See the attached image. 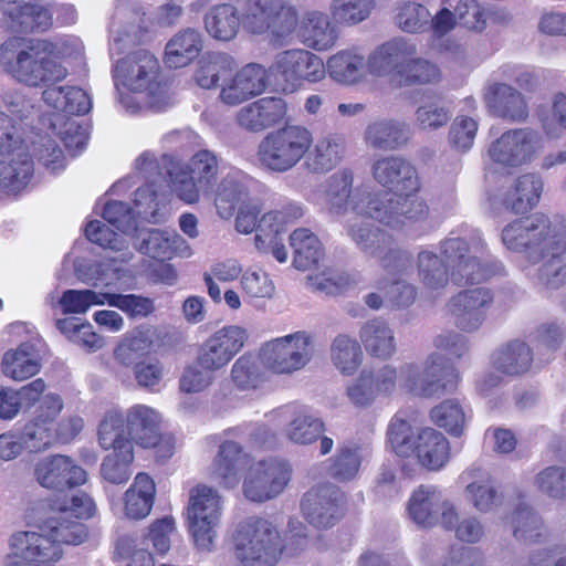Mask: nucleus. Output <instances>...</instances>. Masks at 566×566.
Instances as JSON below:
<instances>
[{"label":"nucleus","mask_w":566,"mask_h":566,"mask_svg":"<svg viewBox=\"0 0 566 566\" xmlns=\"http://www.w3.org/2000/svg\"><path fill=\"white\" fill-rule=\"evenodd\" d=\"M41 369V359L33 345L21 344L8 350L2 358V373L14 381H23L36 375Z\"/></svg>","instance_id":"obj_51"},{"label":"nucleus","mask_w":566,"mask_h":566,"mask_svg":"<svg viewBox=\"0 0 566 566\" xmlns=\"http://www.w3.org/2000/svg\"><path fill=\"white\" fill-rule=\"evenodd\" d=\"M368 219L373 218L352 214L343 221L344 229L359 251L376 259L377 255L384 253L388 245H391L392 237Z\"/></svg>","instance_id":"obj_37"},{"label":"nucleus","mask_w":566,"mask_h":566,"mask_svg":"<svg viewBox=\"0 0 566 566\" xmlns=\"http://www.w3.org/2000/svg\"><path fill=\"white\" fill-rule=\"evenodd\" d=\"M277 423H284L283 434L292 443L308 446L319 439V453L325 455L334 447L333 439L323 436L324 423L304 407H284L273 413Z\"/></svg>","instance_id":"obj_21"},{"label":"nucleus","mask_w":566,"mask_h":566,"mask_svg":"<svg viewBox=\"0 0 566 566\" xmlns=\"http://www.w3.org/2000/svg\"><path fill=\"white\" fill-rule=\"evenodd\" d=\"M375 391L379 397L391 396L398 386L419 397H433L453 391L459 382V373L447 365L438 353H431L422 367L415 363H406L397 369L392 365H384L377 369H367Z\"/></svg>","instance_id":"obj_3"},{"label":"nucleus","mask_w":566,"mask_h":566,"mask_svg":"<svg viewBox=\"0 0 566 566\" xmlns=\"http://www.w3.org/2000/svg\"><path fill=\"white\" fill-rule=\"evenodd\" d=\"M270 71L292 88L316 84L326 76L325 62L314 52L295 48L275 54Z\"/></svg>","instance_id":"obj_18"},{"label":"nucleus","mask_w":566,"mask_h":566,"mask_svg":"<svg viewBox=\"0 0 566 566\" xmlns=\"http://www.w3.org/2000/svg\"><path fill=\"white\" fill-rule=\"evenodd\" d=\"M376 198L377 193H371L367 187L355 186V174L349 168L332 174L313 195V201L338 221L352 214L371 217Z\"/></svg>","instance_id":"obj_6"},{"label":"nucleus","mask_w":566,"mask_h":566,"mask_svg":"<svg viewBox=\"0 0 566 566\" xmlns=\"http://www.w3.org/2000/svg\"><path fill=\"white\" fill-rule=\"evenodd\" d=\"M537 116L545 136L559 139L566 132V94L555 93L551 98L549 109H539Z\"/></svg>","instance_id":"obj_61"},{"label":"nucleus","mask_w":566,"mask_h":566,"mask_svg":"<svg viewBox=\"0 0 566 566\" xmlns=\"http://www.w3.org/2000/svg\"><path fill=\"white\" fill-rule=\"evenodd\" d=\"M98 443L102 449L112 451L102 461V478L112 484L127 482L132 475L135 452L132 441L124 436V429L118 418L112 416L106 420H101Z\"/></svg>","instance_id":"obj_12"},{"label":"nucleus","mask_w":566,"mask_h":566,"mask_svg":"<svg viewBox=\"0 0 566 566\" xmlns=\"http://www.w3.org/2000/svg\"><path fill=\"white\" fill-rule=\"evenodd\" d=\"M81 51V42L72 38L50 41L13 35L0 44L2 72L24 86L44 87L43 102L59 113L51 119V128L74 153L86 146L87 130L65 114L85 115L92 108V99L81 87L56 84L69 75L63 60Z\"/></svg>","instance_id":"obj_1"},{"label":"nucleus","mask_w":566,"mask_h":566,"mask_svg":"<svg viewBox=\"0 0 566 566\" xmlns=\"http://www.w3.org/2000/svg\"><path fill=\"white\" fill-rule=\"evenodd\" d=\"M432 48L443 57L452 70H470L476 65V59L468 41L460 38H446Z\"/></svg>","instance_id":"obj_59"},{"label":"nucleus","mask_w":566,"mask_h":566,"mask_svg":"<svg viewBox=\"0 0 566 566\" xmlns=\"http://www.w3.org/2000/svg\"><path fill=\"white\" fill-rule=\"evenodd\" d=\"M409 518L420 527L431 528L439 524L452 527L458 521V507L453 501L433 485H420L407 502Z\"/></svg>","instance_id":"obj_17"},{"label":"nucleus","mask_w":566,"mask_h":566,"mask_svg":"<svg viewBox=\"0 0 566 566\" xmlns=\"http://www.w3.org/2000/svg\"><path fill=\"white\" fill-rule=\"evenodd\" d=\"M331 359L340 374H355L363 361L359 343L348 335H337L331 344Z\"/></svg>","instance_id":"obj_58"},{"label":"nucleus","mask_w":566,"mask_h":566,"mask_svg":"<svg viewBox=\"0 0 566 566\" xmlns=\"http://www.w3.org/2000/svg\"><path fill=\"white\" fill-rule=\"evenodd\" d=\"M442 78L440 66L424 57L413 55L403 61L398 83L401 86L437 84Z\"/></svg>","instance_id":"obj_55"},{"label":"nucleus","mask_w":566,"mask_h":566,"mask_svg":"<svg viewBox=\"0 0 566 566\" xmlns=\"http://www.w3.org/2000/svg\"><path fill=\"white\" fill-rule=\"evenodd\" d=\"M251 458L241 446L233 441H224L220 444L211 467L210 474L220 485L234 488L238 485L241 472L249 469Z\"/></svg>","instance_id":"obj_38"},{"label":"nucleus","mask_w":566,"mask_h":566,"mask_svg":"<svg viewBox=\"0 0 566 566\" xmlns=\"http://www.w3.org/2000/svg\"><path fill=\"white\" fill-rule=\"evenodd\" d=\"M264 366L274 374H293L303 369L313 358L314 339L298 331L266 342L261 348Z\"/></svg>","instance_id":"obj_14"},{"label":"nucleus","mask_w":566,"mask_h":566,"mask_svg":"<svg viewBox=\"0 0 566 566\" xmlns=\"http://www.w3.org/2000/svg\"><path fill=\"white\" fill-rule=\"evenodd\" d=\"M507 250L541 261L535 282L544 290H557L566 283V217L535 213L514 220L502 230Z\"/></svg>","instance_id":"obj_2"},{"label":"nucleus","mask_w":566,"mask_h":566,"mask_svg":"<svg viewBox=\"0 0 566 566\" xmlns=\"http://www.w3.org/2000/svg\"><path fill=\"white\" fill-rule=\"evenodd\" d=\"M172 192L187 205L197 203L201 196H210V191L199 185L198 180L181 165H174L169 171Z\"/></svg>","instance_id":"obj_60"},{"label":"nucleus","mask_w":566,"mask_h":566,"mask_svg":"<svg viewBox=\"0 0 566 566\" xmlns=\"http://www.w3.org/2000/svg\"><path fill=\"white\" fill-rule=\"evenodd\" d=\"M64 403L60 395L45 394L36 405L32 419L23 429V439L28 448L40 451L56 440L57 418Z\"/></svg>","instance_id":"obj_23"},{"label":"nucleus","mask_w":566,"mask_h":566,"mask_svg":"<svg viewBox=\"0 0 566 566\" xmlns=\"http://www.w3.org/2000/svg\"><path fill=\"white\" fill-rule=\"evenodd\" d=\"M375 7V0H332L328 12L336 25L350 28L366 21Z\"/></svg>","instance_id":"obj_57"},{"label":"nucleus","mask_w":566,"mask_h":566,"mask_svg":"<svg viewBox=\"0 0 566 566\" xmlns=\"http://www.w3.org/2000/svg\"><path fill=\"white\" fill-rule=\"evenodd\" d=\"M248 332L237 325L224 326L210 335L200 346L197 363L214 371L224 368L242 349Z\"/></svg>","instance_id":"obj_24"},{"label":"nucleus","mask_w":566,"mask_h":566,"mask_svg":"<svg viewBox=\"0 0 566 566\" xmlns=\"http://www.w3.org/2000/svg\"><path fill=\"white\" fill-rule=\"evenodd\" d=\"M532 361L531 348L521 340L510 342L493 355L495 370L511 376L526 373L531 368Z\"/></svg>","instance_id":"obj_52"},{"label":"nucleus","mask_w":566,"mask_h":566,"mask_svg":"<svg viewBox=\"0 0 566 566\" xmlns=\"http://www.w3.org/2000/svg\"><path fill=\"white\" fill-rule=\"evenodd\" d=\"M345 154V137L339 134H328L313 143L305 155L304 167L311 174H326L343 161Z\"/></svg>","instance_id":"obj_41"},{"label":"nucleus","mask_w":566,"mask_h":566,"mask_svg":"<svg viewBox=\"0 0 566 566\" xmlns=\"http://www.w3.org/2000/svg\"><path fill=\"white\" fill-rule=\"evenodd\" d=\"M534 488L554 500H566V467L549 465L534 478Z\"/></svg>","instance_id":"obj_64"},{"label":"nucleus","mask_w":566,"mask_h":566,"mask_svg":"<svg viewBox=\"0 0 566 566\" xmlns=\"http://www.w3.org/2000/svg\"><path fill=\"white\" fill-rule=\"evenodd\" d=\"M232 544L233 554L242 566H272L282 552L277 530L262 518L240 523L232 535Z\"/></svg>","instance_id":"obj_9"},{"label":"nucleus","mask_w":566,"mask_h":566,"mask_svg":"<svg viewBox=\"0 0 566 566\" xmlns=\"http://www.w3.org/2000/svg\"><path fill=\"white\" fill-rule=\"evenodd\" d=\"M313 145L312 130L302 124H287L268 133L260 142L256 157L260 165L273 172L294 168Z\"/></svg>","instance_id":"obj_8"},{"label":"nucleus","mask_w":566,"mask_h":566,"mask_svg":"<svg viewBox=\"0 0 566 566\" xmlns=\"http://www.w3.org/2000/svg\"><path fill=\"white\" fill-rule=\"evenodd\" d=\"M160 65L154 54L139 50L118 61L114 78L119 103L130 114L144 107L160 109L166 90L159 80Z\"/></svg>","instance_id":"obj_4"},{"label":"nucleus","mask_w":566,"mask_h":566,"mask_svg":"<svg viewBox=\"0 0 566 566\" xmlns=\"http://www.w3.org/2000/svg\"><path fill=\"white\" fill-rule=\"evenodd\" d=\"M388 443L399 457H415L418 463L431 471H439L450 460V442L438 430L413 427L395 416L387 430Z\"/></svg>","instance_id":"obj_5"},{"label":"nucleus","mask_w":566,"mask_h":566,"mask_svg":"<svg viewBox=\"0 0 566 566\" xmlns=\"http://www.w3.org/2000/svg\"><path fill=\"white\" fill-rule=\"evenodd\" d=\"M0 13L25 32L45 31L52 25L51 12L38 0H0Z\"/></svg>","instance_id":"obj_36"},{"label":"nucleus","mask_w":566,"mask_h":566,"mask_svg":"<svg viewBox=\"0 0 566 566\" xmlns=\"http://www.w3.org/2000/svg\"><path fill=\"white\" fill-rule=\"evenodd\" d=\"M203 41L196 29H184L167 42L164 63L168 69H181L191 64L202 51Z\"/></svg>","instance_id":"obj_43"},{"label":"nucleus","mask_w":566,"mask_h":566,"mask_svg":"<svg viewBox=\"0 0 566 566\" xmlns=\"http://www.w3.org/2000/svg\"><path fill=\"white\" fill-rule=\"evenodd\" d=\"M86 238L102 248L120 252L119 260L109 259L99 263L96 268V281L104 286H120L132 279L130 272L124 268L133 258V252L128 249V243L118 233L109 229L99 220L90 221L85 228Z\"/></svg>","instance_id":"obj_16"},{"label":"nucleus","mask_w":566,"mask_h":566,"mask_svg":"<svg viewBox=\"0 0 566 566\" xmlns=\"http://www.w3.org/2000/svg\"><path fill=\"white\" fill-rule=\"evenodd\" d=\"M343 493L335 485H316L304 494L302 513L315 527L327 528L343 516Z\"/></svg>","instance_id":"obj_27"},{"label":"nucleus","mask_w":566,"mask_h":566,"mask_svg":"<svg viewBox=\"0 0 566 566\" xmlns=\"http://www.w3.org/2000/svg\"><path fill=\"white\" fill-rule=\"evenodd\" d=\"M373 210L374 220L394 230L411 229L429 217L426 201L410 193L377 195Z\"/></svg>","instance_id":"obj_19"},{"label":"nucleus","mask_w":566,"mask_h":566,"mask_svg":"<svg viewBox=\"0 0 566 566\" xmlns=\"http://www.w3.org/2000/svg\"><path fill=\"white\" fill-rule=\"evenodd\" d=\"M112 416L120 420L124 436L128 437L133 447L135 444L145 449L158 447V452H163L164 458L172 454L171 439L164 438L161 434L164 417L158 409L145 403H136L130 406L124 415L117 410H109L102 420Z\"/></svg>","instance_id":"obj_11"},{"label":"nucleus","mask_w":566,"mask_h":566,"mask_svg":"<svg viewBox=\"0 0 566 566\" xmlns=\"http://www.w3.org/2000/svg\"><path fill=\"white\" fill-rule=\"evenodd\" d=\"M416 54V41L406 36H395L374 48L366 56L367 74L373 77L391 76L398 82L403 61Z\"/></svg>","instance_id":"obj_25"},{"label":"nucleus","mask_w":566,"mask_h":566,"mask_svg":"<svg viewBox=\"0 0 566 566\" xmlns=\"http://www.w3.org/2000/svg\"><path fill=\"white\" fill-rule=\"evenodd\" d=\"M242 28L252 34H269L274 43L290 42L298 25L296 8L284 0H237Z\"/></svg>","instance_id":"obj_7"},{"label":"nucleus","mask_w":566,"mask_h":566,"mask_svg":"<svg viewBox=\"0 0 566 566\" xmlns=\"http://www.w3.org/2000/svg\"><path fill=\"white\" fill-rule=\"evenodd\" d=\"M250 182V177L241 170H231L221 179L216 192L214 206L222 219L232 217L238 202L247 196Z\"/></svg>","instance_id":"obj_49"},{"label":"nucleus","mask_w":566,"mask_h":566,"mask_svg":"<svg viewBox=\"0 0 566 566\" xmlns=\"http://www.w3.org/2000/svg\"><path fill=\"white\" fill-rule=\"evenodd\" d=\"M235 69L234 59L221 52H209L198 61L193 75L195 82L202 88L220 86Z\"/></svg>","instance_id":"obj_48"},{"label":"nucleus","mask_w":566,"mask_h":566,"mask_svg":"<svg viewBox=\"0 0 566 566\" xmlns=\"http://www.w3.org/2000/svg\"><path fill=\"white\" fill-rule=\"evenodd\" d=\"M134 247L140 253L159 261L171 260L175 256L187 259L193 254L190 244L171 230H142L136 237Z\"/></svg>","instance_id":"obj_31"},{"label":"nucleus","mask_w":566,"mask_h":566,"mask_svg":"<svg viewBox=\"0 0 566 566\" xmlns=\"http://www.w3.org/2000/svg\"><path fill=\"white\" fill-rule=\"evenodd\" d=\"M33 172V159L21 137L0 146V186L8 193L23 190Z\"/></svg>","instance_id":"obj_26"},{"label":"nucleus","mask_w":566,"mask_h":566,"mask_svg":"<svg viewBox=\"0 0 566 566\" xmlns=\"http://www.w3.org/2000/svg\"><path fill=\"white\" fill-rule=\"evenodd\" d=\"M287 115V103L281 97H262L241 107L237 124L244 130L261 133L281 123Z\"/></svg>","instance_id":"obj_34"},{"label":"nucleus","mask_w":566,"mask_h":566,"mask_svg":"<svg viewBox=\"0 0 566 566\" xmlns=\"http://www.w3.org/2000/svg\"><path fill=\"white\" fill-rule=\"evenodd\" d=\"M151 336L153 329L147 325H138L125 333L114 348L113 357L115 361L124 367L132 366L135 356L150 347Z\"/></svg>","instance_id":"obj_56"},{"label":"nucleus","mask_w":566,"mask_h":566,"mask_svg":"<svg viewBox=\"0 0 566 566\" xmlns=\"http://www.w3.org/2000/svg\"><path fill=\"white\" fill-rule=\"evenodd\" d=\"M430 418L438 427L453 436H460L465 424V412L455 399H446L430 411Z\"/></svg>","instance_id":"obj_62"},{"label":"nucleus","mask_w":566,"mask_h":566,"mask_svg":"<svg viewBox=\"0 0 566 566\" xmlns=\"http://www.w3.org/2000/svg\"><path fill=\"white\" fill-rule=\"evenodd\" d=\"M326 74L340 85H356L366 80V55L358 46L342 49L325 63Z\"/></svg>","instance_id":"obj_39"},{"label":"nucleus","mask_w":566,"mask_h":566,"mask_svg":"<svg viewBox=\"0 0 566 566\" xmlns=\"http://www.w3.org/2000/svg\"><path fill=\"white\" fill-rule=\"evenodd\" d=\"M36 482L55 491H64L86 483L87 472L67 455L56 454L42 459L35 464Z\"/></svg>","instance_id":"obj_29"},{"label":"nucleus","mask_w":566,"mask_h":566,"mask_svg":"<svg viewBox=\"0 0 566 566\" xmlns=\"http://www.w3.org/2000/svg\"><path fill=\"white\" fill-rule=\"evenodd\" d=\"M483 96L490 113L499 118L522 123L528 117V105L524 95L509 84L489 83Z\"/></svg>","instance_id":"obj_33"},{"label":"nucleus","mask_w":566,"mask_h":566,"mask_svg":"<svg viewBox=\"0 0 566 566\" xmlns=\"http://www.w3.org/2000/svg\"><path fill=\"white\" fill-rule=\"evenodd\" d=\"M266 88V72L259 64H247L234 75H230L221 83L220 101L229 106L239 105L254 96L262 94Z\"/></svg>","instance_id":"obj_32"},{"label":"nucleus","mask_w":566,"mask_h":566,"mask_svg":"<svg viewBox=\"0 0 566 566\" xmlns=\"http://www.w3.org/2000/svg\"><path fill=\"white\" fill-rule=\"evenodd\" d=\"M492 301V293L486 287L478 286L459 292L448 305L454 325L467 333L478 331L486 318Z\"/></svg>","instance_id":"obj_28"},{"label":"nucleus","mask_w":566,"mask_h":566,"mask_svg":"<svg viewBox=\"0 0 566 566\" xmlns=\"http://www.w3.org/2000/svg\"><path fill=\"white\" fill-rule=\"evenodd\" d=\"M359 339L368 355L388 359L396 353L397 344L391 326L381 318H373L363 324Z\"/></svg>","instance_id":"obj_45"},{"label":"nucleus","mask_w":566,"mask_h":566,"mask_svg":"<svg viewBox=\"0 0 566 566\" xmlns=\"http://www.w3.org/2000/svg\"><path fill=\"white\" fill-rule=\"evenodd\" d=\"M544 149L542 134L531 127L511 128L493 140L489 158L504 168H518L531 164Z\"/></svg>","instance_id":"obj_15"},{"label":"nucleus","mask_w":566,"mask_h":566,"mask_svg":"<svg viewBox=\"0 0 566 566\" xmlns=\"http://www.w3.org/2000/svg\"><path fill=\"white\" fill-rule=\"evenodd\" d=\"M155 495L154 480L144 472L136 474L123 496L124 514L132 520L145 518L153 509Z\"/></svg>","instance_id":"obj_46"},{"label":"nucleus","mask_w":566,"mask_h":566,"mask_svg":"<svg viewBox=\"0 0 566 566\" xmlns=\"http://www.w3.org/2000/svg\"><path fill=\"white\" fill-rule=\"evenodd\" d=\"M373 180L382 188L412 192L419 187L415 166L401 156L379 155L370 164Z\"/></svg>","instance_id":"obj_30"},{"label":"nucleus","mask_w":566,"mask_h":566,"mask_svg":"<svg viewBox=\"0 0 566 566\" xmlns=\"http://www.w3.org/2000/svg\"><path fill=\"white\" fill-rule=\"evenodd\" d=\"M45 532L51 543L57 544L62 549L63 544L78 545L87 537L84 524L69 520L67 509L59 507L56 512L45 520L40 526Z\"/></svg>","instance_id":"obj_47"},{"label":"nucleus","mask_w":566,"mask_h":566,"mask_svg":"<svg viewBox=\"0 0 566 566\" xmlns=\"http://www.w3.org/2000/svg\"><path fill=\"white\" fill-rule=\"evenodd\" d=\"M241 27L239 8L230 3L213 6L205 15V28L208 34L218 41L233 40Z\"/></svg>","instance_id":"obj_50"},{"label":"nucleus","mask_w":566,"mask_h":566,"mask_svg":"<svg viewBox=\"0 0 566 566\" xmlns=\"http://www.w3.org/2000/svg\"><path fill=\"white\" fill-rule=\"evenodd\" d=\"M464 497L480 513H490L502 503L495 481L483 467L473 464L462 473Z\"/></svg>","instance_id":"obj_35"},{"label":"nucleus","mask_w":566,"mask_h":566,"mask_svg":"<svg viewBox=\"0 0 566 566\" xmlns=\"http://www.w3.org/2000/svg\"><path fill=\"white\" fill-rule=\"evenodd\" d=\"M223 512V499L208 485L190 490L186 516L195 545L200 551H211Z\"/></svg>","instance_id":"obj_10"},{"label":"nucleus","mask_w":566,"mask_h":566,"mask_svg":"<svg viewBox=\"0 0 566 566\" xmlns=\"http://www.w3.org/2000/svg\"><path fill=\"white\" fill-rule=\"evenodd\" d=\"M166 202V196L158 193L153 185H148L136 190L135 210L125 202L111 201L105 205L102 216L107 223L128 234L136 230L137 217L153 223L164 221L168 214Z\"/></svg>","instance_id":"obj_13"},{"label":"nucleus","mask_w":566,"mask_h":566,"mask_svg":"<svg viewBox=\"0 0 566 566\" xmlns=\"http://www.w3.org/2000/svg\"><path fill=\"white\" fill-rule=\"evenodd\" d=\"M363 140L370 149L398 150L407 145L409 129L405 122L394 118H377L366 125Z\"/></svg>","instance_id":"obj_40"},{"label":"nucleus","mask_w":566,"mask_h":566,"mask_svg":"<svg viewBox=\"0 0 566 566\" xmlns=\"http://www.w3.org/2000/svg\"><path fill=\"white\" fill-rule=\"evenodd\" d=\"M544 189L543 178L535 172L516 177L504 196V205L515 213L532 210L539 201Z\"/></svg>","instance_id":"obj_44"},{"label":"nucleus","mask_w":566,"mask_h":566,"mask_svg":"<svg viewBox=\"0 0 566 566\" xmlns=\"http://www.w3.org/2000/svg\"><path fill=\"white\" fill-rule=\"evenodd\" d=\"M450 111L438 97L423 101L415 112V125L420 130L432 132L447 125Z\"/></svg>","instance_id":"obj_63"},{"label":"nucleus","mask_w":566,"mask_h":566,"mask_svg":"<svg viewBox=\"0 0 566 566\" xmlns=\"http://www.w3.org/2000/svg\"><path fill=\"white\" fill-rule=\"evenodd\" d=\"M418 276L429 292L444 289L449 282V270L443 259L434 251L423 249L417 256Z\"/></svg>","instance_id":"obj_53"},{"label":"nucleus","mask_w":566,"mask_h":566,"mask_svg":"<svg viewBox=\"0 0 566 566\" xmlns=\"http://www.w3.org/2000/svg\"><path fill=\"white\" fill-rule=\"evenodd\" d=\"M290 244L294 251L293 264L297 270H310L323 256L318 238L308 229L294 230L290 235Z\"/></svg>","instance_id":"obj_54"},{"label":"nucleus","mask_w":566,"mask_h":566,"mask_svg":"<svg viewBox=\"0 0 566 566\" xmlns=\"http://www.w3.org/2000/svg\"><path fill=\"white\" fill-rule=\"evenodd\" d=\"M338 38V25L331 15L322 11L306 13L301 30V41L306 48L317 52L327 51L337 43Z\"/></svg>","instance_id":"obj_42"},{"label":"nucleus","mask_w":566,"mask_h":566,"mask_svg":"<svg viewBox=\"0 0 566 566\" xmlns=\"http://www.w3.org/2000/svg\"><path fill=\"white\" fill-rule=\"evenodd\" d=\"M292 474L291 465L277 459L250 465L243 482V493L253 502L271 500L283 492Z\"/></svg>","instance_id":"obj_22"},{"label":"nucleus","mask_w":566,"mask_h":566,"mask_svg":"<svg viewBox=\"0 0 566 566\" xmlns=\"http://www.w3.org/2000/svg\"><path fill=\"white\" fill-rule=\"evenodd\" d=\"M440 254L452 268L451 276L457 284L480 282L488 273L481 265L479 256L483 253L481 238L470 243L460 237L450 235L440 243Z\"/></svg>","instance_id":"obj_20"}]
</instances>
